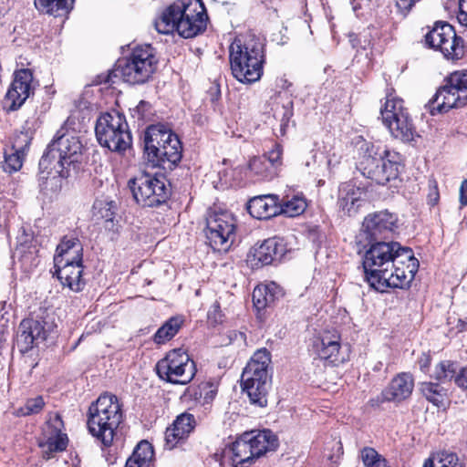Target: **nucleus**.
I'll list each match as a JSON object with an SVG mask.
<instances>
[{
	"instance_id": "obj_1",
	"label": "nucleus",
	"mask_w": 467,
	"mask_h": 467,
	"mask_svg": "<svg viewBox=\"0 0 467 467\" xmlns=\"http://www.w3.org/2000/svg\"><path fill=\"white\" fill-rule=\"evenodd\" d=\"M362 258L365 279L378 291L410 285L419 269L412 250L398 242L369 243Z\"/></svg>"
},
{
	"instance_id": "obj_2",
	"label": "nucleus",
	"mask_w": 467,
	"mask_h": 467,
	"mask_svg": "<svg viewBox=\"0 0 467 467\" xmlns=\"http://www.w3.org/2000/svg\"><path fill=\"white\" fill-rule=\"evenodd\" d=\"M208 16L202 0H177L154 21L158 33L168 35L173 31L184 38H192L204 32Z\"/></svg>"
},
{
	"instance_id": "obj_3",
	"label": "nucleus",
	"mask_w": 467,
	"mask_h": 467,
	"mask_svg": "<svg viewBox=\"0 0 467 467\" xmlns=\"http://www.w3.org/2000/svg\"><path fill=\"white\" fill-rule=\"evenodd\" d=\"M144 152L153 166L171 170L182 160V146L171 130L163 125H151L145 131Z\"/></svg>"
},
{
	"instance_id": "obj_4",
	"label": "nucleus",
	"mask_w": 467,
	"mask_h": 467,
	"mask_svg": "<svg viewBox=\"0 0 467 467\" xmlns=\"http://www.w3.org/2000/svg\"><path fill=\"white\" fill-rule=\"evenodd\" d=\"M122 420L121 405L113 394H102L89 406L87 421L88 431L106 447L112 444Z\"/></svg>"
},
{
	"instance_id": "obj_5",
	"label": "nucleus",
	"mask_w": 467,
	"mask_h": 467,
	"mask_svg": "<svg viewBox=\"0 0 467 467\" xmlns=\"http://www.w3.org/2000/svg\"><path fill=\"white\" fill-rule=\"evenodd\" d=\"M83 247L77 237H64L57 247L54 256L53 275H56L63 286L74 292L85 287L83 273Z\"/></svg>"
},
{
	"instance_id": "obj_6",
	"label": "nucleus",
	"mask_w": 467,
	"mask_h": 467,
	"mask_svg": "<svg viewBox=\"0 0 467 467\" xmlns=\"http://www.w3.org/2000/svg\"><path fill=\"white\" fill-rule=\"evenodd\" d=\"M229 52L232 74L239 82L251 84L261 78L265 56L260 41L235 39Z\"/></svg>"
},
{
	"instance_id": "obj_7",
	"label": "nucleus",
	"mask_w": 467,
	"mask_h": 467,
	"mask_svg": "<svg viewBox=\"0 0 467 467\" xmlns=\"http://www.w3.org/2000/svg\"><path fill=\"white\" fill-rule=\"evenodd\" d=\"M83 146L74 135L62 134L55 138L47 146L39 161V168L45 171L55 170L59 177L69 176L68 169L82 161Z\"/></svg>"
},
{
	"instance_id": "obj_8",
	"label": "nucleus",
	"mask_w": 467,
	"mask_h": 467,
	"mask_svg": "<svg viewBox=\"0 0 467 467\" xmlns=\"http://www.w3.org/2000/svg\"><path fill=\"white\" fill-rule=\"evenodd\" d=\"M270 362V352L265 348L258 349L244 368L241 377L243 390L247 394L251 404L259 408L267 405L271 383L268 374Z\"/></svg>"
},
{
	"instance_id": "obj_9",
	"label": "nucleus",
	"mask_w": 467,
	"mask_h": 467,
	"mask_svg": "<svg viewBox=\"0 0 467 467\" xmlns=\"http://www.w3.org/2000/svg\"><path fill=\"white\" fill-rule=\"evenodd\" d=\"M157 64L155 48L151 45L137 46L128 57L118 60L114 75L130 85L144 84L156 70Z\"/></svg>"
},
{
	"instance_id": "obj_10",
	"label": "nucleus",
	"mask_w": 467,
	"mask_h": 467,
	"mask_svg": "<svg viewBox=\"0 0 467 467\" xmlns=\"http://www.w3.org/2000/svg\"><path fill=\"white\" fill-rule=\"evenodd\" d=\"M278 447V439L270 430L244 433L231 446L234 467H248L253 462Z\"/></svg>"
},
{
	"instance_id": "obj_11",
	"label": "nucleus",
	"mask_w": 467,
	"mask_h": 467,
	"mask_svg": "<svg viewBox=\"0 0 467 467\" xmlns=\"http://www.w3.org/2000/svg\"><path fill=\"white\" fill-rule=\"evenodd\" d=\"M99 143L111 151L122 153L132 143L125 117L117 111L103 113L95 127Z\"/></svg>"
},
{
	"instance_id": "obj_12",
	"label": "nucleus",
	"mask_w": 467,
	"mask_h": 467,
	"mask_svg": "<svg viewBox=\"0 0 467 467\" xmlns=\"http://www.w3.org/2000/svg\"><path fill=\"white\" fill-rule=\"evenodd\" d=\"M364 161L361 162L364 174L384 185L398 177L400 168V155L386 147L382 150L374 145L366 144Z\"/></svg>"
},
{
	"instance_id": "obj_13",
	"label": "nucleus",
	"mask_w": 467,
	"mask_h": 467,
	"mask_svg": "<svg viewBox=\"0 0 467 467\" xmlns=\"http://www.w3.org/2000/svg\"><path fill=\"white\" fill-rule=\"evenodd\" d=\"M135 202L141 207H157L167 202L171 187L164 177L141 173L128 182Z\"/></svg>"
},
{
	"instance_id": "obj_14",
	"label": "nucleus",
	"mask_w": 467,
	"mask_h": 467,
	"mask_svg": "<svg viewBox=\"0 0 467 467\" xmlns=\"http://www.w3.org/2000/svg\"><path fill=\"white\" fill-rule=\"evenodd\" d=\"M195 362L182 348L170 350L156 364L159 378L171 384L186 385L196 374Z\"/></svg>"
},
{
	"instance_id": "obj_15",
	"label": "nucleus",
	"mask_w": 467,
	"mask_h": 467,
	"mask_svg": "<svg viewBox=\"0 0 467 467\" xmlns=\"http://www.w3.org/2000/svg\"><path fill=\"white\" fill-rule=\"evenodd\" d=\"M425 44L440 50L443 56L451 60H458L464 56L463 39L458 36L452 26L446 22H437L425 36Z\"/></svg>"
},
{
	"instance_id": "obj_16",
	"label": "nucleus",
	"mask_w": 467,
	"mask_h": 467,
	"mask_svg": "<svg viewBox=\"0 0 467 467\" xmlns=\"http://www.w3.org/2000/svg\"><path fill=\"white\" fill-rule=\"evenodd\" d=\"M205 235L213 250L228 251L235 238V219L226 212L209 214L206 218Z\"/></svg>"
},
{
	"instance_id": "obj_17",
	"label": "nucleus",
	"mask_w": 467,
	"mask_h": 467,
	"mask_svg": "<svg viewBox=\"0 0 467 467\" xmlns=\"http://www.w3.org/2000/svg\"><path fill=\"white\" fill-rule=\"evenodd\" d=\"M440 112H447L451 109H460L467 105V71H455L446 79L434 98Z\"/></svg>"
},
{
	"instance_id": "obj_18",
	"label": "nucleus",
	"mask_w": 467,
	"mask_h": 467,
	"mask_svg": "<svg viewBox=\"0 0 467 467\" xmlns=\"http://www.w3.org/2000/svg\"><path fill=\"white\" fill-rule=\"evenodd\" d=\"M55 324L47 317L26 318L20 323L16 337V344L21 353H26L34 347L44 342L53 331Z\"/></svg>"
},
{
	"instance_id": "obj_19",
	"label": "nucleus",
	"mask_w": 467,
	"mask_h": 467,
	"mask_svg": "<svg viewBox=\"0 0 467 467\" xmlns=\"http://www.w3.org/2000/svg\"><path fill=\"white\" fill-rule=\"evenodd\" d=\"M398 217L389 211L370 213L364 218L361 232L368 243L385 242L397 229Z\"/></svg>"
},
{
	"instance_id": "obj_20",
	"label": "nucleus",
	"mask_w": 467,
	"mask_h": 467,
	"mask_svg": "<svg viewBox=\"0 0 467 467\" xmlns=\"http://www.w3.org/2000/svg\"><path fill=\"white\" fill-rule=\"evenodd\" d=\"M34 91L33 73L28 68L16 70L14 79L5 97L8 110L18 109Z\"/></svg>"
},
{
	"instance_id": "obj_21",
	"label": "nucleus",
	"mask_w": 467,
	"mask_h": 467,
	"mask_svg": "<svg viewBox=\"0 0 467 467\" xmlns=\"http://www.w3.org/2000/svg\"><path fill=\"white\" fill-rule=\"evenodd\" d=\"M282 147L279 144H275L264 155L250 160L249 171L258 181L272 180L277 175V171L282 166Z\"/></svg>"
},
{
	"instance_id": "obj_22",
	"label": "nucleus",
	"mask_w": 467,
	"mask_h": 467,
	"mask_svg": "<svg viewBox=\"0 0 467 467\" xmlns=\"http://www.w3.org/2000/svg\"><path fill=\"white\" fill-rule=\"evenodd\" d=\"M414 379L411 374L402 372L394 377L389 386L376 399H371V406H379L384 401L400 402L408 399L413 390Z\"/></svg>"
},
{
	"instance_id": "obj_23",
	"label": "nucleus",
	"mask_w": 467,
	"mask_h": 467,
	"mask_svg": "<svg viewBox=\"0 0 467 467\" xmlns=\"http://www.w3.org/2000/svg\"><path fill=\"white\" fill-rule=\"evenodd\" d=\"M285 248L283 240L279 237H272L265 240L259 246L254 247L248 255L253 266H263L280 260L285 254Z\"/></svg>"
},
{
	"instance_id": "obj_24",
	"label": "nucleus",
	"mask_w": 467,
	"mask_h": 467,
	"mask_svg": "<svg viewBox=\"0 0 467 467\" xmlns=\"http://www.w3.org/2000/svg\"><path fill=\"white\" fill-rule=\"evenodd\" d=\"M31 140L27 131H21L14 137L10 152L5 153V171L12 173L21 169Z\"/></svg>"
},
{
	"instance_id": "obj_25",
	"label": "nucleus",
	"mask_w": 467,
	"mask_h": 467,
	"mask_svg": "<svg viewBox=\"0 0 467 467\" xmlns=\"http://www.w3.org/2000/svg\"><path fill=\"white\" fill-rule=\"evenodd\" d=\"M196 421L192 414L184 412L179 415L171 427L165 431V446L171 450L177 443L188 437L195 428Z\"/></svg>"
},
{
	"instance_id": "obj_26",
	"label": "nucleus",
	"mask_w": 467,
	"mask_h": 467,
	"mask_svg": "<svg viewBox=\"0 0 467 467\" xmlns=\"http://www.w3.org/2000/svg\"><path fill=\"white\" fill-rule=\"evenodd\" d=\"M247 210L256 219H270L280 213L278 197L273 194L255 196L248 202Z\"/></svg>"
},
{
	"instance_id": "obj_27",
	"label": "nucleus",
	"mask_w": 467,
	"mask_h": 467,
	"mask_svg": "<svg viewBox=\"0 0 467 467\" xmlns=\"http://www.w3.org/2000/svg\"><path fill=\"white\" fill-rule=\"evenodd\" d=\"M363 192L360 188L350 182L343 183L339 187L337 205L345 214H356L363 202Z\"/></svg>"
},
{
	"instance_id": "obj_28",
	"label": "nucleus",
	"mask_w": 467,
	"mask_h": 467,
	"mask_svg": "<svg viewBox=\"0 0 467 467\" xmlns=\"http://www.w3.org/2000/svg\"><path fill=\"white\" fill-rule=\"evenodd\" d=\"M282 288L275 282L257 285L253 291V302L260 310L273 305L275 300L283 296Z\"/></svg>"
},
{
	"instance_id": "obj_29",
	"label": "nucleus",
	"mask_w": 467,
	"mask_h": 467,
	"mask_svg": "<svg viewBox=\"0 0 467 467\" xmlns=\"http://www.w3.org/2000/svg\"><path fill=\"white\" fill-rule=\"evenodd\" d=\"M384 125L396 139L405 142L411 141L414 139L415 127L409 112L403 115L401 114L400 117L390 120L389 123H384Z\"/></svg>"
},
{
	"instance_id": "obj_30",
	"label": "nucleus",
	"mask_w": 467,
	"mask_h": 467,
	"mask_svg": "<svg viewBox=\"0 0 467 467\" xmlns=\"http://www.w3.org/2000/svg\"><path fill=\"white\" fill-rule=\"evenodd\" d=\"M75 0H35L36 8L55 17L66 16L73 8Z\"/></svg>"
},
{
	"instance_id": "obj_31",
	"label": "nucleus",
	"mask_w": 467,
	"mask_h": 467,
	"mask_svg": "<svg viewBox=\"0 0 467 467\" xmlns=\"http://www.w3.org/2000/svg\"><path fill=\"white\" fill-rule=\"evenodd\" d=\"M154 457L151 444L147 441H141L128 458L125 467H150Z\"/></svg>"
},
{
	"instance_id": "obj_32",
	"label": "nucleus",
	"mask_w": 467,
	"mask_h": 467,
	"mask_svg": "<svg viewBox=\"0 0 467 467\" xmlns=\"http://www.w3.org/2000/svg\"><path fill=\"white\" fill-rule=\"evenodd\" d=\"M182 324V317L176 316L169 318L154 334V342L161 345L171 340L179 332Z\"/></svg>"
},
{
	"instance_id": "obj_33",
	"label": "nucleus",
	"mask_w": 467,
	"mask_h": 467,
	"mask_svg": "<svg viewBox=\"0 0 467 467\" xmlns=\"http://www.w3.org/2000/svg\"><path fill=\"white\" fill-rule=\"evenodd\" d=\"M190 396L202 405L210 404L217 394V387L211 381L199 384L196 388L187 389Z\"/></svg>"
},
{
	"instance_id": "obj_34",
	"label": "nucleus",
	"mask_w": 467,
	"mask_h": 467,
	"mask_svg": "<svg viewBox=\"0 0 467 467\" xmlns=\"http://www.w3.org/2000/svg\"><path fill=\"white\" fill-rule=\"evenodd\" d=\"M67 445V437L60 431L56 432L54 436L47 438L46 442L40 443L42 448V454L46 460L55 457V453L63 451Z\"/></svg>"
},
{
	"instance_id": "obj_35",
	"label": "nucleus",
	"mask_w": 467,
	"mask_h": 467,
	"mask_svg": "<svg viewBox=\"0 0 467 467\" xmlns=\"http://www.w3.org/2000/svg\"><path fill=\"white\" fill-rule=\"evenodd\" d=\"M406 113L408 109L403 106V100L396 97L388 96L384 106L380 109L383 123H389L393 119Z\"/></svg>"
},
{
	"instance_id": "obj_36",
	"label": "nucleus",
	"mask_w": 467,
	"mask_h": 467,
	"mask_svg": "<svg viewBox=\"0 0 467 467\" xmlns=\"http://www.w3.org/2000/svg\"><path fill=\"white\" fill-rule=\"evenodd\" d=\"M420 389L429 402H431L437 407L444 405V401L447 398V390L439 383L422 382Z\"/></svg>"
},
{
	"instance_id": "obj_37",
	"label": "nucleus",
	"mask_w": 467,
	"mask_h": 467,
	"mask_svg": "<svg viewBox=\"0 0 467 467\" xmlns=\"http://www.w3.org/2000/svg\"><path fill=\"white\" fill-rule=\"evenodd\" d=\"M317 354L321 359L332 366H338L347 360V357L342 351L341 342L332 344L326 349H320Z\"/></svg>"
},
{
	"instance_id": "obj_38",
	"label": "nucleus",
	"mask_w": 467,
	"mask_h": 467,
	"mask_svg": "<svg viewBox=\"0 0 467 467\" xmlns=\"http://www.w3.org/2000/svg\"><path fill=\"white\" fill-rule=\"evenodd\" d=\"M306 207V202L304 198L299 196H293L291 199L283 200L280 204V213H284L288 217H296L301 214Z\"/></svg>"
},
{
	"instance_id": "obj_39",
	"label": "nucleus",
	"mask_w": 467,
	"mask_h": 467,
	"mask_svg": "<svg viewBox=\"0 0 467 467\" xmlns=\"http://www.w3.org/2000/svg\"><path fill=\"white\" fill-rule=\"evenodd\" d=\"M359 459L365 467H389L387 460L371 447H364Z\"/></svg>"
},
{
	"instance_id": "obj_40",
	"label": "nucleus",
	"mask_w": 467,
	"mask_h": 467,
	"mask_svg": "<svg viewBox=\"0 0 467 467\" xmlns=\"http://www.w3.org/2000/svg\"><path fill=\"white\" fill-rule=\"evenodd\" d=\"M457 364L451 360H444L440 362L434 370V378L441 382L455 380L457 376Z\"/></svg>"
},
{
	"instance_id": "obj_41",
	"label": "nucleus",
	"mask_w": 467,
	"mask_h": 467,
	"mask_svg": "<svg viewBox=\"0 0 467 467\" xmlns=\"http://www.w3.org/2000/svg\"><path fill=\"white\" fill-rule=\"evenodd\" d=\"M423 467H462L458 456L453 452L442 451L432 460L429 459Z\"/></svg>"
},
{
	"instance_id": "obj_42",
	"label": "nucleus",
	"mask_w": 467,
	"mask_h": 467,
	"mask_svg": "<svg viewBox=\"0 0 467 467\" xmlns=\"http://www.w3.org/2000/svg\"><path fill=\"white\" fill-rule=\"evenodd\" d=\"M45 406V401L41 396L28 399L26 403L16 409L13 414L16 417H26L39 413Z\"/></svg>"
},
{
	"instance_id": "obj_43",
	"label": "nucleus",
	"mask_w": 467,
	"mask_h": 467,
	"mask_svg": "<svg viewBox=\"0 0 467 467\" xmlns=\"http://www.w3.org/2000/svg\"><path fill=\"white\" fill-rule=\"evenodd\" d=\"M341 342L340 335L333 330H326L320 333L314 340L313 348L316 352H318L320 349H326L330 347L332 344H337Z\"/></svg>"
},
{
	"instance_id": "obj_44",
	"label": "nucleus",
	"mask_w": 467,
	"mask_h": 467,
	"mask_svg": "<svg viewBox=\"0 0 467 467\" xmlns=\"http://www.w3.org/2000/svg\"><path fill=\"white\" fill-rule=\"evenodd\" d=\"M93 209L95 214L106 222H112L115 215V205L113 202L96 201Z\"/></svg>"
},
{
	"instance_id": "obj_45",
	"label": "nucleus",
	"mask_w": 467,
	"mask_h": 467,
	"mask_svg": "<svg viewBox=\"0 0 467 467\" xmlns=\"http://www.w3.org/2000/svg\"><path fill=\"white\" fill-rule=\"evenodd\" d=\"M276 115L280 117V128L281 131L284 133L290 119L293 116V101L288 99L285 103H284L282 106V110L280 112L277 111Z\"/></svg>"
},
{
	"instance_id": "obj_46",
	"label": "nucleus",
	"mask_w": 467,
	"mask_h": 467,
	"mask_svg": "<svg viewBox=\"0 0 467 467\" xmlns=\"http://www.w3.org/2000/svg\"><path fill=\"white\" fill-rule=\"evenodd\" d=\"M16 252L20 253V258L22 265L26 268H31L32 266H36L38 264L36 256L34 255L32 251L25 252V246L21 244L19 248L16 249Z\"/></svg>"
},
{
	"instance_id": "obj_47",
	"label": "nucleus",
	"mask_w": 467,
	"mask_h": 467,
	"mask_svg": "<svg viewBox=\"0 0 467 467\" xmlns=\"http://www.w3.org/2000/svg\"><path fill=\"white\" fill-rule=\"evenodd\" d=\"M208 318L214 323L222 322V313L220 304L215 301L208 311Z\"/></svg>"
},
{
	"instance_id": "obj_48",
	"label": "nucleus",
	"mask_w": 467,
	"mask_h": 467,
	"mask_svg": "<svg viewBox=\"0 0 467 467\" xmlns=\"http://www.w3.org/2000/svg\"><path fill=\"white\" fill-rule=\"evenodd\" d=\"M457 19L461 25L467 27V0H459Z\"/></svg>"
},
{
	"instance_id": "obj_49",
	"label": "nucleus",
	"mask_w": 467,
	"mask_h": 467,
	"mask_svg": "<svg viewBox=\"0 0 467 467\" xmlns=\"http://www.w3.org/2000/svg\"><path fill=\"white\" fill-rule=\"evenodd\" d=\"M455 384L462 389H467V366L462 368L455 377Z\"/></svg>"
},
{
	"instance_id": "obj_50",
	"label": "nucleus",
	"mask_w": 467,
	"mask_h": 467,
	"mask_svg": "<svg viewBox=\"0 0 467 467\" xmlns=\"http://www.w3.org/2000/svg\"><path fill=\"white\" fill-rule=\"evenodd\" d=\"M459 200L462 206L467 205V179L463 180L461 183Z\"/></svg>"
},
{
	"instance_id": "obj_51",
	"label": "nucleus",
	"mask_w": 467,
	"mask_h": 467,
	"mask_svg": "<svg viewBox=\"0 0 467 467\" xmlns=\"http://www.w3.org/2000/svg\"><path fill=\"white\" fill-rule=\"evenodd\" d=\"M316 162H317V153L314 151H311L309 153L308 158L305 161V166L308 169H311V168H314Z\"/></svg>"
},
{
	"instance_id": "obj_52",
	"label": "nucleus",
	"mask_w": 467,
	"mask_h": 467,
	"mask_svg": "<svg viewBox=\"0 0 467 467\" xmlns=\"http://www.w3.org/2000/svg\"><path fill=\"white\" fill-rule=\"evenodd\" d=\"M467 329V319H458L457 325H456V332L461 333Z\"/></svg>"
},
{
	"instance_id": "obj_53",
	"label": "nucleus",
	"mask_w": 467,
	"mask_h": 467,
	"mask_svg": "<svg viewBox=\"0 0 467 467\" xmlns=\"http://www.w3.org/2000/svg\"><path fill=\"white\" fill-rule=\"evenodd\" d=\"M57 182V177L54 176L51 179H47V181H46L45 184L46 185H47L48 183L53 184V182Z\"/></svg>"
},
{
	"instance_id": "obj_54",
	"label": "nucleus",
	"mask_w": 467,
	"mask_h": 467,
	"mask_svg": "<svg viewBox=\"0 0 467 467\" xmlns=\"http://www.w3.org/2000/svg\"><path fill=\"white\" fill-rule=\"evenodd\" d=\"M352 41V47H356V44L354 43V40H351Z\"/></svg>"
},
{
	"instance_id": "obj_55",
	"label": "nucleus",
	"mask_w": 467,
	"mask_h": 467,
	"mask_svg": "<svg viewBox=\"0 0 467 467\" xmlns=\"http://www.w3.org/2000/svg\"><path fill=\"white\" fill-rule=\"evenodd\" d=\"M40 187H41V190H45L47 188V186L44 188L43 184H40Z\"/></svg>"
},
{
	"instance_id": "obj_56",
	"label": "nucleus",
	"mask_w": 467,
	"mask_h": 467,
	"mask_svg": "<svg viewBox=\"0 0 467 467\" xmlns=\"http://www.w3.org/2000/svg\"><path fill=\"white\" fill-rule=\"evenodd\" d=\"M40 187H41V190H45L47 188V186L44 188L43 184H40Z\"/></svg>"
}]
</instances>
